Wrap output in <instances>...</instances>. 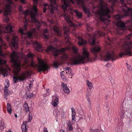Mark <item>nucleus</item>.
<instances>
[{
    "label": "nucleus",
    "instance_id": "28",
    "mask_svg": "<svg viewBox=\"0 0 132 132\" xmlns=\"http://www.w3.org/2000/svg\"><path fill=\"white\" fill-rule=\"evenodd\" d=\"M43 35L44 38L46 39H48L49 38L48 31L46 29H45L44 30Z\"/></svg>",
    "mask_w": 132,
    "mask_h": 132
},
{
    "label": "nucleus",
    "instance_id": "16",
    "mask_svg": "<svg viewBox=\"0 0 132 132\" xmlns=\"http://www.w3.org/2000/svg\"><path fill=\"white\" fill-rule=\"evenodd\" d=\"M120 1L122 6H124L125 7V8H123V11L125 14V16H128L129 14L130 9L127 7V5L124 3L123 0H120Z\"/></svg>",
    "mask_w": 132,
    "mask_h": 132
},
{
    "label": "nucleus",
    "instance_id": "48",
    "mask_svg": "<svg viewBox=\"0 0 132 132\" xmlns=\"http://www.w3.org/2000/svg\"><path fill=\"white\" fill-rule=\"evenodd\" d=\"M29 119H28V121L29 122H30L31 121V119H32V118L31 116H30V114H29Z\"/></svg>",
    "mask_w": 132,
    "mask_h": 132
},
{
    "label": "nucleus",
    "instance_id": "6",
    "mask_svg": "<svg viewBox=\"0 0 132 132\" xmlns=\"http://www.w3.org/2000/svg\"><path fill=\"white\" fill-rule=\"evenodd\" d=\"M90 61L89 53L85 48H83V52L81 56L74 57L71 60L72 65L84 64L87 62Z\"/></svg>",
    "mask_w": 132,
    "mask_h": 132
},
{
    "label": "nucleus",
    "instance_id": "14",
    "mask_svg": "<svg viewBox=\"0 0 132 132\" xmlns=\"http://www.w3.org/2000/svg\"><path fill=\"white\" fill-rule=\"evenodd\" d=\"M47 23L50 25L51 28L52 29L55 33L58 36L60 35L61 34V32L59 30L57 27L56 26V23L52 20H48Z\"/></svg>",
    "mask_w": 132,
    "mask_h": 132
},
{
    "label": "nucleus",
    "instance_id": "58",
    "mask_svg": "<svg viewBox=\"0 0 132 132\" xmlns=\"http://www.w3.org/2000/svg\"><path fill=\"white\" fill-rule=\"evenodd\" d=\"M95 132H99V130L98 129H95Z\"/></svg>",
    "mask_w": 132,
    "mask_h": 132
},
{
    "label": "nucleus",
    "instance_id": "2",
    "mask_svg": "<svg viewBox=\"0 0 132 132\" xmlns=\"http://www.w3.org/2000/svg\"><path fill=\"white\" fill-rule=\"evenodd\" d=\"M62 2L63 4L62 7L63 9L64 16V18L67 22L69 25L70 26V28L67 27H64L63 30L64 31V35L65 38V42L66 43L69 45H70L71 44L70 42V38L69 36L70 30L71 29L73 30L75 29V27L77 26V25L73 24L71 21L72 19L69 16V11L67 10V7L70 5V4L68 0H62Z\"/></svg>",
    "mask_w": 132,
    "mask_h": 132
},
{
    "label": "nucleus",
    "instance_id": "59",
    "mask_svg": "<svg viewBox=\"0 0 132 132\" xmlns=\"http://www.w3.org/2000/svg\"><path fill=\"white\" fill-rule=\"evenodd\" d=\"M21 1L22 3H25V0H21Z\"/></svg>",
    "mask_w": 132,
    "mask_h": 132
},
{
    "label": "nucleus",
    "instance_id": "57",
    "mask_svg": "<svg viewBox=\"0 0 132 132\" xmlns=\"http://www.w3.org/2000/svg\"><path fill=\"white\" fill-rule=\"evenodd\" d=\"M8 2L10 3H12V0H7Z\"/></svg>",
    "mask_w": 132,
    "mask_h": 132
},
{
    "label": "nucleus",
    "instance_id": "30",
    "mask_svg": "<svg viewBox=\"0 0 132 132\" xmlns=\"http://www.w3.org/2000/svg\"><path fill=\"white\" fill-rule=\"evenodd\" d=\"M114 39H110L109 37H108L106 38V42L107 44L108 43L109 45H111L114 43Z\"/></svg>",
    "mask_w": 132,
    "mask_h": 132
},
{
    "label": "nucleus",
    "instance_id": "31",
    "mask_svg": "<svg viewBox=\"0 0 132 132\" xmlns=\"http://www.w3.org/2000/svg\"><path fill=\"white\" fill-rule=\"evenodd\" d=\"M125 112V109L122 106L121 107V112L120 113V115L121 118H123Z\"/></svg>",
    "mask_w": 132,
    "mask_h": 132
},
{
    "label": "nucleus",
    "instance_id": "5",
    "mask_svg": "<svg viewBox=\"0 0 132 132\" xmlns=\"http://www.w3.org/2000/svg\"><path fill=\"white\" fill-rule=\"evenodd\" d=\"M132 37V33L128 35L125 38V41L122 47L123 50L125 51L121 50V52L119 54L120 57L124 55H131V49H132V44L131 42Z\"/></svg>",
    "mask_w": 132,
    "mask_h": 132
},
{
    "label": "nucleus",
    "instance_id": "18",
    "mask_svg": "<svg viewBox=\"0 0 132 132\" xmlns=\"http://www.w3.org/2000/svg\"><path fill=\"white\" fill-rule=\"evenodd\" d=\"M18 39L16 36L14 35L13 36V39L11 41V43L13 46L16 48L17 47L18 43Z\"/></svg>",
    "mask_w": 132,
    "mask_h": 132
},
{
    "label": "nucleus",
    "instance_id": "51",
    "mask_svg": "<svg viewBox=\"0 0 132 132\" xmlns=\"http://www.w3.org/2000/svg\"><path fill=\"white\" fill-rule=\"evenodd\" d=\"M90 132H95V129H93L92 128L90 129Z\"/></svg>",
    "mask_w": 132,
    "mask_h": 132
},
{
    "label": "nucleus",
    "instance_id": "20",
    "mask_svg": "<svg viewBox=\"0 0 132 132\" xmlns=\"http://www.w3.org/2000/svg\"><path fill=\"white\" fill-rule=\"evenodd\" d=\"M10 5H7L4 9V15L7 16L8 15H10L11 11L10 8Z\"/></svg>",
    "mask_w": 132,
    "mask_h": 132
},
{
    "label": "nucleus",
    "instance_id": "41",
    "mask_svg": "<svg viewBox=\"0 0 132 132\" xmlns=\"http://www.w3.org/2000/svg\"><path fill=\"white\" fill-rule=\"evenodd\" d=\"M53 65L55 68L58 67L59 65V62L56 61L54 62Z\"/></svg>",
    "mask_w": 132,
    "mask_h": 132
},
{
    "label": "nucleus",
    "instance_id": "39",
    "mask_svg": "<svg viewBox=\"0 0 132 132\" xmlns=\"http://www.w3.org/2000/svg\"><path fill=\"white\" fill-rule=\"evenodd\" d=\"M75 12L78 18H81L82 16V13L81 12H79L77 11H76Z\"/></svg>",
    "mask_w": 132,
    "mask_h": 132
},
{
    "label": "nucleus",
    "instance_id": "17",
    "mask_svg": "<svg viewBox=\"0 0 132 132\" xmlns=\"http://www.w3.org/2000/svg\"><path fill=\"white\" fill-rule=\"evenodd\" d=\"M76 1L78 5H80L82 6L84 11L86 13H89V9L85 7L83 0H76Z\"/></svg>",
    "mask_w": 132,
    "mask_h": 132
},
{
    "label": "nucleus",
    "instance_id": "40",
    "mask_svg": "<svg viewBox=\"0 0 132 132\" xmlns=\"http://www.w3.org/2000/svg\"><path fill=\"white\" fill-rule=\"evenodd\" d=\"M54 114L56 117H57L60 114V111L58 110H56L54 112Z\"/></svg>",
    "mask_w": 132,
    "mask_h": 132
},
{
    "label": "nucleus",
    "instance_id": "26",
    "mask_svg": "<svg viewBox=\"0 0 132 132\" xmlns=\"http://www.w3.org/2000/svg\"><path fill=\"white\" fill-rule=\"evenodd\" d=\"M71 109L72 111V121H73L74 120L75 121V115L76 113L73 107L71 108Z\"/></svg>",
    "mask_w": 132,
    "mask_h": 132
},
{
    "label": "nucleus",
    "instance_id": "42",
    "mask_svg": "<svg viewBox=\"0 0 132 132\" xmlns=\"http://www.w3.org/2000/svg\"><path fill=\"white\" fill-rule=\"evenodd\" d=\"M121 17V16H120L118 14L117 15L115 16L114 19L116 20H118L120 19Z\"/></svg>",
    "mask_w": 132,
    "mask_h": 132
},
{
    "label": "nucleus",
    "instance_id": "3",
    "mask_svg": "<svg viewBox=\"0 0 132 132\" xmlns=\"http://www.w3.org/2000/svg\"><path fill=\"white\" fill-rule=\"evenodd\" d=\"M5 28L6 31L4 32H10L12 31V27L10 24H9L6 26L2 27L0 26V55L3 56L4 54L2 51V48H6V46L4 43L2 39V34L3 32L2 29V28ZM6 61L5 60L0 58V65L2 64H5L6 62ZM2 73L3 75L5 77L7 76L8 72L6 69L3 68L0 66V74Z\"/></svg>",
    "mask_w": 132,
    "mask_h": 132
},
{
    "label": "nucleus",
    "instance_id": "49",
    "mask_svg": "<svg viewBox=\"0 0 132 132\" xmlns=\"http://www.w3.org/2000/svg\"><path fill=\"white\" fill-rule=\"evenodd\" d=\"M30 65L33 67H35V65L34 64V62L33 61H32L30 64Z\"/></svg>",
    "mask_w": 132,
    "mask_h": 132
},
{
    "label": "nucleus",
    "instance_id": "15",
    "mask_svg": "<svg viewBox=\"0 0 132 132\" xmlns=\"http://www.w3.org/2000/svg\"><path fill=\"white\" fill-rule=\"evenodd\" d=\"M9 80H6V82L5 85L4 96L6 100L7 99V96L11 94L12 93L11 91H9L8 89V88L9 86Z\"/></svg>",
    "mask_w": 132,
    "mask_h": 132
},
{
    "label": "nucleus",
    "instance_id": "19",
    "mask_svg": "<svg viewBox=\"0 0 132 132\" xmlns=\"http://www.w3.org/2000/svg\"><path fill=\"white\" fill-rule=\"evenodd\" d=\"M35 49L38 51L41 52L42 51V46L41 44L39 42L35 41L34 43Z\"/></svg>",
    "mask_w": 132,
    "mask_h": 132
},
{
    "label": "nucleus",
    "instance_id": "23",
    "mask_svg": "<svg viewBox=\"0 0 132 132\" xmlns=\"http://www.w3.org/2000/svg\"><path fill=\"white\" fill-rule=\"evenodd\" d=\"M59 98L55 96L53 97V100L52 102V105L54 107H56L58 104Z\"/></svg>",
    "mask_w": 132,
    "mask_h": 132
},
{
    "label": "nucleus",
    "instance_id": "53",
    "mask_svg": "<svg viewBox=\"0 0 132 132\" xmlns=\"http://www.w3.org/2000/svg\"><path fill=\"white\" fill-rule=\"evenodd\" d=\"M77 131L79 132H81V130L80 128H78L77 129Z\"/></svg>",
    "mask_w": 132,
    "mask_h": 132
},
{
    "label": "nucleus",
    "instance_id": "36",
    "mask_svg": "<svg viewBox=\"0 0 132 132\" xmlns=\"http://www.w3.org/2000/svg\"><path fill=\"white\" fill-rule=\"evenodd\" d=\"M24 109L25 111L27 112L29 111V108L27 103H25L23 105Z\"/></svg>",
    "mask_w": 132,
    "mask_h": 132
},
{
    "label": "nucleus",
    "instance_id": "11",
    "mask_svg": "<svg viewBox=\"0 0 132 132\" xmlns=\"http://www.w3.org/2000/svg\"><path fill=\"white\" fill-rule=\"evenodd\" d=\"M101 56L105 61L110 60H113L116 58L112 50L108 51L106 53L101 55Z\"/></svg>",
    "mask_w": 132,
    "mask_h": 132
},
{
    "label": "nucleus",
    "instance_id": "38",
    "mask_svg": "<svg viewBox=\"0 0 132 132\" xmlns=\"http://www.w3.org/2000/svg\"><path fill=\"white\" fill-rule=\"evenodd\" d=\"M68 57L67 55L65 53H64L61 56V58L63 60H65Z\"/></svg>",
    "mask_w": 132,
    "mask_h": 132
},
{
    "label": "nucleus",
    "instance_id": "24",
    "mask_svg": "<svg viewBox=\"0 0 132 132\" xmlns=\"http://www.w3.org/2000/svg\"><path fill=\"white\" fill-rule=\"evenodd\" d=\"M78 44L79 46L85 45L87 43L86 40L80 37H78Z\"/></svg>",
    "mask_w": 132,
    "mask_h": 132
},
{
    "label": "nucleus",
    "instance_id": "4",
    "mask_svg": "<svg viewBox=\"0 0 132 132\" xmlns=\"http://www.w3.org/2000/svg\"><path fill=\"white\" fill-rule=\"evenodd\" d=\"M100 3L98 6V11L96 12V15L99 16L101 21L103 22L106 24H108L109 20L106 19L110 18L111 16L108 15L110 11L109 9L107 7V4L104 3L103 0H99Z\"/></svg>",
    "mask_w": 132,
    "mask_h": 132
},
{
    "label": "nucleus",
    "instance_id": "13",
    "mask_svg": "<svg viewBox=\"0 0 132 132\" xmlns=\"http://www.w3.org/2000/svg\"><path fill=\"white\" fill-rule=\"evenodd\" d=\"M38 60L39 64L36 67L39 72L46 71L48 69V65L46 62L39 58Z\"/></svg>",
    "mask_w": 132,
    "mask_h": 132
},
{
    "label": "nucleus",
    "instance_id": "10",
    "mask_svg": "<svg viewBox=\"0 0 132 132\" xmlns=\"http://www.w3.org/2000/svg\"><path fill=\"white\" fill-rule=\"evenodd\" d=\"M105 34L102 31H98L95 32L93 34V36L89 34L88 36L89 37V42L90 44L92 45H94L95 44V41L96 38L100 36H103Z\"/></svg>",
    "mask_w": 132,
    "mask_h": 132
},
{
    "label": "nucleus",
    "instance_id": "60",
    "mask_svg": "<svg viewBox=\"0 0 132 132\" xmlns=\"http://www.w3.org/2000/svg\"><path fill=\"white\" fill-rule=\"evenodd\" d=\"M70 1L72 2V4H74V2L73 1V0H69Z\"/></svg>",
    "mask_w": 132,
    "mask_h": 132
},
{
    "label": "nucleus",
    "instance_id": "33",
    "mask_svg": "<svg viewBox=\"0 0 132 132\" xmlns=\"http://www.w3.org/2000/svg\"><path fill=\"white\" fill-rule=\"evenodd\" d=\"M117 25L118 27L123 28L125 26V24L124 22L122 21H119L117 22Z\"/></svg>",
    "mask_w": 132,
    "mask_h": 132
},
{
    "label": "nucleus",
    "instance_id": "29",
    "mask_svg": "<svg viewBox=\"0 0 132 132\" xmlns=\"http://www.w3.org/2000/svg\"><path fill=\"white\" fill-rule=\"evenodd\" d=\"M7 112L10 114H11V112L12 111V109H11V104L9 103H7Z\"/></svg>",
    "mask_w": 132,
    "mask_h": 132
},
{
    "label": "nucleus",
    "instance_id": "55",
    "mask_svg": "<svg viewBox=\"0 0 132 132\" xmlns=\"http://www.w3.org/2000/svg\"><path fill=\"white\" fill-rule=\"evenodd\" d=\"M19 9L20 11H21L22 10V8L21 6H20L19 8Z\"/></svg>",
    "mask_w": 132,
    "mask_h": 132
},
{
    "label": "nucleus",
    "instance_id": "7",
    "mask_svg": "<svg viewBox=\"0 0 132 132\" xmlns=\"http://www.w3.org/2000/svg\"><path fill=\"white\" fill-rule=\"evenodd\" d=\"M29 11L27 10H26L23 12V14L24 15V18L25 20L24 27L23 28H21L20 29L19 31L22 35V37L23 38H26V37L30 38H31L32 35L35 34L36 32V29L35 28L33 29L30 31L26 32V27L27 25L28 20L26 18V16L28 15Z\"/></svg>",
    "mask_w": 132,
    "mask_h": 132
},
{
    "label": "nucleus",
    "instance_id": "50",
    "mask_svg": "<svg viewBox=\"0 0 132 132\" xmlns=\"http://www.w3.org/2000/svg\"><path fill=\"white\" fill-rule=\"evenodd\" d=\"M60 74L61 78H64V76L63 73L62 72H61Z\"/></svg>",
    "mask_w": 132,
    "mask_h": 132
},
{
    "label": "nucleus",
    "instance_id": "44",
    "mask_svg": "<svg viewBox=\"0 0 132 132\" xmlns=\"http://www.w3.org/2000/svg\"><path fill=\"white\" fill-rule=\"evenodd\" d=\"M72 49L74 52L75 53H76L77 51V49L76 47H72Z\"/></svg>",
    "mask_w": 132,
    "mask_h": 132
},
{
    "label": "nucleus",
    "instance_id": "62",
    "mask_svg": "<svg viewBox=\"0 0 132 132\" xmlns=\"http://www.w3.org/2000/svg\"><path fill=\"white\" fill-rule=\"evenodd\" d=\"M15 117H16V118H17V114H15Z\"/></svg>",
    "mask_w": 132,
    "mask_h": 132
},
{
    "label": "nucleus",
    "instance_id": "32",
    "mask_svg": "<svg viewBox=\"0 0 132 132\" xmlns=\"http://www.w3.org/2000/svg\"><path fill=\"white\" fill-rule=\"evenodd\" d=\"M86 83L89 89H91L93 87V85L92 83L88 80L86 81Z\"/></svg>",
    "mask_w": 132,
    "mask_h": 132
},
{
    "label": "nucleus",
    "instance_id": "43",
    "mask_svg": "<svg viewBox=\"0 0 132 132\" xmlns=\"http://www.w3.org/2000/svg\"><path fill=\"white\" fill-rule=\"evenodd\" d=\"M127 65V67L128 69L130 70H131L132 69V68L131 66H130L127 63H126Z\"/></svg>",
    "mask_w": 132,
    "mask_h": 132
},
{
    "label": "nucleus",
    "instance_id": "56",
    "mask_svg": "<svg viewBox=\"0 0 132 132\" xmlns=\"http://www.w3.org/2000/svg\"><path fill=\"white\" fill-rule=\"evenodd\" d=\"M127 23H131V20H128L127 21Z\"/></svg>",
    "mask_w": 132,
    "mask_h": 132
},
{
    "label": "nucleus",
    "instance_id": "25",
    "mask_svg": "<svg viewBox=\"0 0 132 132\" xmlns=\"http://www.w3.org/2000/svg\"><path fill=\"white\" fill-rule=\"evenodd\" d=\"M28 122L27 121L23 122L21 126V129L22 132H27L28 129L27 128V125Z\"/></svg>",
    "mask_w": 132,
    "mask_h": 132
},
{
    "label": "nucleus",
    "instance_id": "63",
    "mask_svg": "<svg viewBox=\"0 0 132 132\" xmlns=\"http://www.w3.org/2000/svg\"><path fill=\"white\" fill-rule=\"evenodd\" d=\"M124 41V40L123 39H122L121 40V42H122Z\"/></svg>",
    "mask_w": 132,
    "mask_h": 132
},
{
    "label": "nucleus",
    "instance_id": "37",
    "mask_svg": "<svg viewBox=\"0 0 132 132\" xmlns=\"http://www.w3.org/2000/svg\"><path fill=\"white\" fill-rule=\"evenodd\" d=\"M26 95L27 97L29 98L33 97L35 96V95L32 93L29 92L27 93Z\"/></svg>",
    "mask_w": 132,
    "mask_h": 132
},
{
    "label": "nucleus",
    "instance_id": "64",
    "mask_svg": "<svg viewBox=\"0 0 132 132\" xmlns=\"http://www.w3.org/2000/svg\"><path fill=\"white\" fill-rule=\"evenodd\" d=\"M80 118L81 119H82L83 118V117L82 116V117H80Z\"/></svg>",
    "mask_w": 132,
    "mask_h": 132
},
{
    "label": "nucleus",
    "instance_id": "35",
    "mask_svg": "<svg viewBox=\"0 0 132 132\" xmlns=\"http://www.w3.org/2000/svg\"><path fill=\"white\" fill-rule=\"evenodd\" d=\"M65 70L66 73H68L69 74H71L72 75H73V74H71L72 70L70 68L68 67H66L65 68Z\"/></svg>",
    "mask_w": 132,
    "mask_h": 132
},
{
    "label": "nucleus",
    "instance_id": "21",
    "mask_svg": "<svg viewBox=\"0 0 132 132\" xmlns=\"http://www.w3.org/2000/svg\"><path fill=\"white\" fill-rule=\"evenodd\" d=\"M61 85L62 86L63 90L65 93L68 94H70V92L69 88L67 86V84H64V83L62 82V83Z\"/></svg>",
    "mask_w": 132,
    "mask_h": 132
},
{
    "label": "nucleus",
    "instance_id": "61",
    "mask_svg": "<svg viewBox=\"0 0 132 132\" xmlns=\"http://www.w3.org/2000/svg\"><path fill=\"white\" fill-rule=\"evenodd\" d=\"M60 132H65V131L63 130H62V129H61V130H60Z\"/></svg>",
    "mask_w": 132,
    "mask_h": 132
},
{
    "label": "nucleus",
    "instance_id": "47",
    "mask_svg": "<svg viewBox=\"0 0 132 132\" xmlns=\"http://www.w3.org/2000/svg\"><path fill=\"white\" fill-rule=\"evenodd\" d=\"M43 131L44 132H48L47 128L45 127H44V128Z\"/></svg>",
    "mask_w": 132,
    "mask_h": 132
},
{
    "label": "nucleus",
    "instance_id": "27",
    "mask_svg": "<svg viewBox=\"0 0 132 132\" xmlns=\"http://www.w3.org/2000/svg\"><path fill=\"white\" fill-rule=\"evenodd\" d=\"M73 122V121H72L71 122L69 121L68 122L67 125L69 128V131H72L73 130V128L72 125L74 123Z\"/></svg>",
    "mask_w": 132,
    "mask_h": 132
},
{
    "label": "nucleus",
    "instance_id": "8",
    "mask_svg": "<svg viewBox=\"0 0 132 132\" xmlns=\"http://www.w3.org/2000/svg\"><path fill=\"white\" fill-rule=\"evenodd\" d=\"M34 1V7L32 8V10L30 12L31 18V21L32 22H35L38 27L41 26L42 25L46 26L47 24L45 22H40L36 18V15L37 12L36 8V4L37 0H33Z\"/></svg>",
    "mask_w": 132,
    "mask_h": 132
},
{
    "label": "nucleus",
    "instance_id": "9",
    "mask_svg": "<svg viewBox=\"0 0 132 132\" xmlns=\"http://www.w3.org/2000/svg\"><path fill=\"white\" fill-rule=\"evenodd\" d=\"M70 48V47H67L66 48H62L61 49H57L53 46H50L48 47L46 50V51L48 52L49 51H52L53 52L54 55L55 56L61 54L63 53L65 50H68Z\"/></svg>",
    "mask_w": 132,
    "mask_h": 132
},
{
    "label": "nucleus",
    "instance_id": "1",
    "mask_svg": "<svg viewBox=\"0 0 132 132\" xmlns=\"http://www.w3.org/2000/svg\"><path fill=\"white\" fill-rule=\"evenodd\" d=\"M10 57L11 61L13 63L15 69L13 78V81L14 83H16L18 80L22 81L30 76L31 73L30 71H26L19 75H18V73L20 71L21 68V59H24L25 63H27L28 61V58H32V54L31 53H29L27 55L22 54L21 56L19 52L14 51L11 54Z\"/></svg>",
    "mask_w": 132,
    "mask_h": 132
},
{
    "label": "nucleus",
    "instance_id": "12",
    "mask_svg": "<svg viewBox=\"0 0 132 132\" xmlns=\"http://www.w3.org/2000/svg\"><path fill=\"white\" fill-rule=\"evenodd\" d=\"M52 3L51 4L50 6H48V5L47 3H45L44 4V7L43 12L44 13L45 12L46 10L47 9L46 6H48V10L50 12V13L51 14L53 13L54 10L56 9L57 5L56 3V0H50Z\"/></svg>",
    "mask_w": 132,
    "mask_h": 132
},
{
    "label": "nucleus",
    "instance_id": "46",
    "mask_svg": "<svg viewBox=\"0 0 132 132\" xmlns=\"http://www.w3.org/2000/svg\"><path fill=\"white\" fill-rule=\"evenodd\" d=\"M105 66L108 68L110 67L111 66V64L109 63H108L106 64Z\"/></svg>",
    "mask_w": 132,
    "mask_h": 132
},
{
    "label": "nucleus",
    "instance_id": "34",
    "mask_svg": "<svg viewBox=\"0 0 132 132\" xmlns=\"http://www.w3.org/2000/svg\"><path fill=\"white\" fill-rule=\"evenodd\" d=\"M90 95V93L89 91H87L86 94V97L87 101L89 102V103H90L89 99V97Z\"/></svg>",
    "mask_w": 132,
    "mask_h": 132
},
{
    "label": "nucleus",
    "instance_id": "22",
    "mask_svg": "<svg viewBox=\"0 0 132 132\" xmlns=\"http://www.w3.org/2000/svg\"><path fill=\"white\" fill-rule=\"evenodd\" d=\"M101 50V48L98 46H96L91 49V52L94 55L98 53Z\"/></svg>",
    "mask_w": 132,
    "mask_h": 132
},
{
    "label": "nucleus",
    "instance_id": "54",
    "mask_svg": "<svg viewBox=\"0 0 132 132\" xmlns=\"http://www.w3.org/2000/svg\"><path fill=\"white\" fill-rule=\"evenodd\" d=\"M6 38H7V41L8 42H9V41L10 40V37L9 36H7Z\"/></svg>",
    "mask_w": 132,
    "mask_h": 132
},
{
    "label": "nucleus",
    "instance_id": "45",
    "mask_svg": "<svg viewBox=\"0 0 132 132\" xmlns=\"http://www.w3.org/2000/svg\"><path fill=\"white\" fill-rule=\"evenodd\" d=\"M9 20V19L8 17H6L5 18V19L4 20V21L5 22H7Z\"/></svg>",
    "mask_w": 132,
    "mask_h": 132
},
{
    "label": "nucleus",
    "instance_id": "52",
    "mask_svg": "<svg viewBox=\"0 0 132 132\" xmlns=\"http://www.w3.org/2000/svg\"><path fill=\"white\" fill-rule=\"evenodd\" d=\"M4 128V127L3 126H0V130H2Z\"/></svg>",
    "mask_w": 132,
    "mask_h": 132
}]
</instances>
